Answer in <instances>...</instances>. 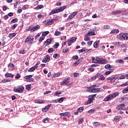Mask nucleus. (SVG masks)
Returning a JSON list of instances; mask_svg holds the SVG:
<instances>
[{"mask_svg": "<svg viewBox=\"0 0 128 128\" xmlns=\"http://www.w3.org/2000/svg\"><path fill=\"white\" fill-rule=\"evenodd\" d=\"M66 8H68L67 6H62V7H60L58 9H53L48 14V16H52V14H58V12H60L64 10H66Z\"/></svg>", "mask_w": 128, "mask_h": 128, "instance_id": "f257e3e1", "label": "nucleus"}, {"mask_svg": "<svg viewBox=\"0 0 128 128\" xmlns=\"http://www.w3.org/2000/svg\"><path fill=\"white\" fill-rule=\"evenodd\" d=\"M24 87L22 86H18L17 88H14V92L22 94V92H24Z\"/></svg>", "mask_w": 128, "mask_h": 128, "instance_id": "f03ea898", "label": "nucleus"}, {"mask_svg": "<svg viewBox=\"0 0 128 128\" xmlns=\"http://www.w3.org/2000/svg\"><path fill=\"white\" fill-rule=\"evenodd\" d=\"M34 38H32V36H28L27 38H26L24 42L26 44H34Z\"/></svg>", "mask_w": 128, "mask_h": 128, "instance_id": "7ed1b4c3", "label": "nucleus"}, {"mask_svg": "<svg viewBox=\"0 0 128 128\" xmlns=\"http://www.w3.org/2000/svg\"><path fill=\"white\" fill-rule=\"evenodd\" d=\"M94 62H98V64H106L108 62V60L104 58H98V59Z\"/></svg>", "mask_w": 128, "mask_h": 128, "instance_id": "20e7f679", "label": "nucleus"}, {"mask_svg": "<svg viewBox=\"0 0 128 128\" xmlns=\"http://www.w3.org/2000/svg\"><path fill=\"white\" fill-rule=\"evenodd\" d=\"M50 60V55L47 54L46 55L45 58H44L42 60V62H44V64H46V62H48Z\"/></svg>", "mask_w": 128, "mask_h": 128, "instance_id": "39448f33", "label": "nucleus"}, {"mask_svg": "<svg viewBox=\"0 0 128 128\" xmlns=\"http://www.w3.org/2000/svg\"><path fill=\"white\" fill-rule=\"evenodd\" d=\"M124 106H125L124 104H122L119 105H118L116 106V108L118 110H124Z\"/></svg>", "mask_w": 128, "mask_h": 128, "instance_id": "423d86ee", "label": "nucleus"}, {"mask_svg": "<svg viewBox=\"0 0 128 128\" xmlns=\"http://www.w3.org/2000/svg\"><path fill=\"white\" fill-rule=\"evenodd\" d=\"M76 14H78V11L72 12L68 18H67L68 20H72V18H74V16H76Z\"/></svg>", "mask_w": 128, "mask_h": 128, "instance_id": "0eeeda50", "label": "nucleus"}, {"mask_svg": "<svg viewBox=\"0 0 128 128\" xmlns=\"http://www.w3.org/2000/svg\"><path fill=\"white\" fill-rule=\"evenodd\" d=\"M60 116H68V118H70V116H70V112L60 113Z\"/></svg>", "mask_w": 128, "mask_h": 128, "instance_id": "6e6552de", "label": "nucleus"}, {"mask_svg": "<svg viewBox=\"0 0 128 128\" xmlns=\"http://www.w3.org/2000/svg\"><path fill=\"white\" fill-rule=\"evenodd\" d=\"M40 28V25H36V26L32 27L30 30V32H36V30H38Z\"/></svg>", "mask_w": 128, "mask_h": 128, "instance_id": "1a4fd4ad", "label": "nucleus"}, {"mask_svg": "<svg viewBox=\"0 0 128 128\" xmlns=\"http://www.w3.org/2000/svg\"><path fill=\"white\" fill-rule=\"evenodd\" d=\"M112 94H109L104 98V102H110V100H112Z\"/></svg>", "mask_w": 128, "mask_h": 128, "instance_id": "9d476101", "label": "nucleus"}, {"mask_svg": "<svg viewBox=\"0 0 128 128\" xmlns=\"http://www.w3.org/2000/svg\"><path fill=\"white\" fill-rule=\"evenodd\" d=\"M52 42H54V39L52 38L48 39L45 42V44H46L45 46H49V44H50Z\"/></svg>", "mask_w": 128, "mask_h": 128, "instance_id": "9b49d317", "label": "nucleus"}, {"mask_svg": "<svg viewBox=\"0 0 128 128\" xmlns=\"http://www.w3.org/2000/svg\"><path fill=\"white\" fill-rule=\"evenodd\" d=\"M117 38L119 40H126V37H124V33L119 34L118 36H117Z\"/></svg>", "mask_w": 128, "mask_h": 128, "instance_id": "f8f14e48", "label": "nucleus"}, {"mask_svg": "<svg viewBox=\"0 0 128 128\" xmlns=\"http://www.w3.org/2000/svg\"><path fill=\"white\" fill-rule=\"evenodd\" d=\"M51 106H52V104H48V106H46L44 109L42 110V112H46L48 110V109Z\"/></svg>", "mask_w": 128, "mask_h": 128, "instance_id": "ddd939ff", "label": "nucleus"}, {"mask_svg": "<svg viewBox=\"0 0 128 128\" xmlns=\"http://www.w3.org/2000/svg\"><path fill=\"white\" fill-rule=\"evenodd\" d=\"M38 68V66H33L28 70V72H34V70H36Z\"/></svg>", "mask_w": 128, "mask_h": 128, "instance_id": "4468645a", "label": "nucleus"}, {"mask_svg": "<svg viewBox=\"0 0 128 128\" xmlns=\"http://www.w3.org/2000/svg\"><path fill=\"white\" fill-rule=\"evenodd\" d=\"M110 94L111 96H112V98H116V96H120V92H115Z\"/></svg>", "mask_w": 128, "mask_h": 128, "instance_id": "2eb2a0df", "label": "nucleus"}, {"mask_svg": "<svg viewBox=\"0 0 128 128\" xmlns=\"http://www.w3.org/2000/svg\"><path fill=\"white\" fill-rule=\"evenodd\" d=\"M100 76V72L97 73L94 76L92 77V80H96V78H98Z\"/></svg>", "mask_w": 128, "mask_h": 128, "instance_id": "dca6fc26", "label": "nucleus"}, {"mask_svg": "<svg viewBox=\"0 0 128 128\" xmlns=\"http://www.w3.org/2000/svg\"><path fill=\"white\" fill-rule=\"evenodd\" d=\"M100 40H98L95 42L93 44L94 48H98V44H100Z\"/></svg>", "mask_w": 128, "mask_h": 128, "instance_id": "f3484780", "label": "nucleus"}, {"mask_svg": "<svg viewBox=\"0 0 128 128\" xmlns=\"http://www.w3.org/2000/svg\"><path fill=\"white\" fill-rule=\"evenodd\" d=\"M70 86V83H68V81H66V82H60V85L61 86Z\"/></svg>", "mask_w": 128, "mask_h": 128, "instance_id": "a211bd4d", "label": "nucleus"}, {"mask_svg": "<svg viewBox=\"0 0 128 128\" xmlns=\"http://www.w3.org/2000/svg\"><path fill=\"white\" fill-rule=\"evenodd\" d=\"M54 24V22H52V19H50L46 22V24H48V26H50V24Z\"/></svg>", "mask_w": 128, "mask_h": 128, "instance_id": "6ab92c4d", "label": "nucleus"}, {"mask_svg": "<svg viewBox=\"0 0 128 128\" xmlns=\"http://www.w3.org/2000/svg\"><path fill=\"white\" fill-rule=\"evenodd\" d=\"M86 36H96V32H94V31H91L87 33Z\"/></svg>", "mask_w": 128, "mask_h": 128, "instance_id": "aec40b11", "label": "nucleus"}, {"mask_svg": "<svg viewBox=\"0 0 128 128\" xmlns=\"http://www.w3.org/2000/svg\"><path fill=\"white\" fill-rule=\"evenodd\" d=\"M15 36H16V34L12 33L8 35V38H10L12 39V38H14Z\"/></svg>", "mask_w": 128, "mask_h": 128, "instance_id": "412c9836", "label": "nucleus"}, {"mask_svg": "<svg viewBox=\"0 0 128 128\" xmlns=\"http://www.w3.org/2000/svg\"><path fill=\"white\" fill-rule=\"evenodd\" d=\"M86 50H88V49H86V48H84L80 50H78V52H86Z\"/></svg>", "mask_w": 128, "mask_h": 128, "instance_id": "4be33fe9", "label": "nucleus"}, {"mask_svg": "<svg viewBox=\"0 0 128 128\" xmlns=\"http://www.w3.org/2000/svg\"><path fill=\"white\" fill-rule=\"evenodd\" d=\"M26 90H28V92H30V90L32 88V85L28 84V85H26Z\"/></svg>", "mask_w": 128, "mask_h": 128, "instance_id": "5701e85b", "label": "nucleus"}, {"mask_svg": "<svg viewBox=\"0 0 128 128\" xmlns=\"http://www.w3.org/2000/svg\"><path fill=\"white\" fill-rule=\"evenodd\" d=\"M116 62H119V64H124V60L122 59L117 60H116Z\"/></svg>", "mask_w": 128, "mask_h": 128, "instance_id": "b1692460", "label": "nucleus"}, {"mask_svg": "<svg viewBox=\"0 0 128 128\" xmlns=\"http://www.w3.org/2000/svg\"><path fill=\"white\" fill-rule=\"evenodd\" d=\"M54 36H60V34H62V32H59V31H56L55 33H54Z\"/></svg>", "mask_w": 128, "mask_h": 128, "instance_id": "393cba45", "label": "nucleus"}, {"mask_svg": "<svg viewBox=\"0 0 128 128\" xmlns=\"http://www.w3.org/2000/svg\"><path fill=\"white\" fill-rule=\"evenodd\" d=\"M50 34V32L45 31L42 33V36H48Z\"/></svg>", "mask_w": 128, "mask_h": 128, "instance_id": "a878e982", "label": "nucleus"}, {"mask_svg": "<svg viewBox=\"0 0 128 128\" xmlns=\"http://www.w3.org/2000/svg\"><path fill=\"white\" fill-rule=\"evenodd\" d=\"M32 78V75H28L24 77V78L25 80H30V78Z\"/></svg>", "mask_w": 128, "mask_h": 128, "instance_id": "bb28decb", "label": "nucleus"}, {"mask_svg": "<svg viewBox=\"0 0 128 128\" xmlns=\"http://www.w3.org/2000/svg\"><path fill=\"white\" fill-rule=\"evenodd\" d=\"M42 8H44V6L42 5H38L36 8V10H42Z\"/></svg>", "mask_w": 128, "mask_h": 128, "instance_id": "cd10ccee", "label": "nucleus"}, {"mask_svg": "<svg viewBox=\"0 0 128 128\" xmlns=\"http://www.w3.org/2000/svg\"><path fill=\"white\" fill-rule=\"evenodd\" d=\"M92 101L88 98V100L85 102L84 104L87 106V104H92Z\"/></svg>", "mask_w": 128, "mask_h": 128, "instance_id": "c85d7f7f", "label": "nucleus"}, {"mask_svg": "<svg viewBox=\"0 0 128 128\" xmlns=\"http://www.w3.org/2000/svg\"><path fill=\"white\" fill-rule=\"evenodd\" d=\"M84 107H80L78 109L77 112H84Z\"/></svg>", "mask_w": 128, "mask_h": 128, "instance_id": "c756f323", "label": "nucleus"}, {"mask_svg": "<svg viewBox=\"0 0 128 128\" xmlns=\"http://www.w3.org/2000/svg\"><path fill=\"white\" fill-rule=\"evenodd\" d=\"M18 18H14L11 20V22L12 24H16V22H18Z\"/></svg>", "mask_w": 128, "mask_h": 128, "instance_id": "7c9ffc66", "label": "nucleus"}, {"mask_svg": "<svg viewBox=\"0 0 128 128\" xmlns=\"http://www.w3.org/2000/svg\"><path fill=\"white\" fill-rule=\"evenodd\" d=\"M68 46H66L64 48H63L62 50V52L64 53L68 52Z\"/></svg>", "mask_w": 128, "mask_h": 128, "instance_id": "2f4dec72", "label": "nucleus"}, {"mask_svg": "<svg viewBox=\"0 0 128 128\" xmlns=\"http://www.w3.org/2000/svg\"><path fill=\"white\" fill-rule=\"evenodd\" d=\"M60 46V43H56L53 46L54 48H58Z\"/></svg>", "mask_w": 128, "mask_h": 128, "instance_id": "473e14b6", "label": "nucleus"}, {"mask_svg": "<svg viewBox=\"0 0 128 128\" xmlns=\"http://www.w3.org/2000/svg\"><path fill=\"white\" fill-rule=\"evenodd\" d=\"M98 80H106V78H104V76L100 74V76L98 78Z\"/></svg>", "mask_w": 128, "mask_h": 128, "instance_id": "72a5a7b5", "label": "nucleus"}, {"mask_svg": "<svg viewBox=\"0 0 128 128\" xmlns=\"http://www.w3.org/2000/svg\"><path fill=\"white\" fill-rule=\"evenodd\" d=\"M98 60V58H95L94 57H92V62L94 64H98V62H96Z\"/></svg>", "mask_w": 128, "mask_h": 128, "instance_id": "f704fd0d", "label": "nucleus"}, {"mask_svg": "<svg viewBox=\"0 0 128 128\" xmlns=\"http://www.w3.org/2000/svg\"><path fill=\"white\" fill-rule=\"evenodd\" d=\"M36 102L37 104H44V100H37L36 101Z\"/></svg>", "mask_w": 128, "mask_h": 128, "instance_id": "c9c22d12", "label": "nucleus"}, {"mask_svg": "<svg viewBox=\"0 0 128 128\" xmlns=\"http://www.w3.org/2000/svg\"><path fill=\"white\" fill-rule=\"evenodd\" d=\"M77 38H76V37H72V38H70V40L72 41V42H76V40Z\"/></svg>", "mask_w": 128, "mask_h": 128, "instance_id": "e433bc0d", "label": "nucleus"}, {"mask_svg": "<svg viewBox=\"0 0 128 128\" xmlns=\"http://www.w3.org/2000/svg\"><path fill=\"white\" fill-rule=\"evenodd\" d=\"M105 68H106L107 70L108 68H112V66L110 64H107L105 66Z\"/></svg>", "mask_w": 128, "mask_h": 128, "instance_id": "4c0bfd02", "label": "nucleus"}, {"mask_svg": "<svg viewBox=\"0 0 128 128\" xmlns=\"http://www.w3.org/2000/svg\"><path fill=\"white\" fill-rule=\"evenodd\" d=\"M84 40L88 41V40H90V37L88 36H86V34L84 36Z\"/></svg>", "mask_w": 128, "mask_h": 128, "instance_id": "58836bf2", "label": "nucleus"}, {"mask_svg": "<svg viewBox=\"0 0 128 128\" xmlns=\"http://www.w3.org/2000/svg\"><path fill=\"white\" fill-rule=\"evenodd\" d=\"M11 82L10 80L4 79L2 80V82Z\"/></svg>", "mask_w": 128, "mask_h": 128, "instance_id": "ea45409f", "label": "nucleus"}, {"mask_svg": "<svg viewBox=\"0 0 128 128\" xmlns=\"http://www.w3.org/2000/svg\"><path fill=\"white\" fill-rule=\"evenodd\" d=\"M94 112H96V110L91 109L88 111V114H94Z\"/></svg>", "mask_w": 128, "mask_h": 128, "instance_id": "a19ab883", "label": "nucleus"}, {"mask_svg": "<svg viewBox=\"0 0 128 128\" xmlns=\"http://www.w3.org/2000/svg\"><path fill=\"white\" fill-rule=\"evenodd\" d=\"M88 98L90 100H92H92H94V98L92 96V95H90L88 96Z\"/></svg>", "mask_w": 128, "mask_h": 128, "instance_id": "79ce46f5", "label": "nucleus"}, {"mask_svg": "<svg viewBox=\"0 0 128 128\" xmlns=\"http://www.w3.org/2000/svg\"><path fill=\"white\" fill-rule=\"evenodd\" d=\"M112 72V71H106L104 72V74H106V76H108V74H110Z\"/></svg>", "mask_w": 128, "mask_h": 128, "instance_id": "37998d69", "label": "nucleus"}, {"mask_svg": "<svg viewBox=\"0 0 128 128\" xmlns=\"http://www.w3.org/2000/svg\"><path fill=\"white\" fill-rule=\"evenodd\" d=\"M54 50L53 48H50L48 50V52H49V54H50L51 52H54Z\"/></svg>", "mask_w": 128, "mask_h": 128, "instance_id": "c03bdc74", "label": "nucleus"}, {"mask_svg": "<svg viewBox=\"0 0 128 128\" xmlns=\"http://www.w3.org/2000/svg\"><path fill=\"white\" fill-rule=\"evenodd\" d=\"M48 118H45L44 119L42 120L43 122H44V124H46V122H48Z\"/></svg>", "mask_w": 128, "mask_h": 128, "instance_id": "a18cd8bd", "label": "nucleus"}, {"mask_svg": "<svg viewBox=\"0 0 128 128\" xmlns=\"http://www.w3.org/2000/svg\"><path fill=\"white\" fill-rule=\"evenodd\" d=\"M15 78L16 80H18V78H20V74H17L16 76H15Z\"/></svg>", "mask_w": 128, "mask_h": 128, "instance_id": "49530a36", "label": "nucleus"}, {"mask_svg": "<svg viewBox=\"0 0 128 128\" xmlns=\"http://www.w3.org/2000/svg\"><path fill=\"white\" fill-rule=\"evenodd\" d=\"M120 118H122V116H116L114 118V120H120Z\"/></svg>", "mask_w": 128, "mask_h": 128, "instance_id": "de8ad7c7", "label": "nucleus"}, {"mask_svg": "<svg viewBox=\"0 0 128 128\" xmlns=\"http://www.w3.org/2000/svg\"><path fill=\"white\" fill-rule=\"evenodd\" d=\"M60 76V73L58 72L54 74V78H58V76Z\"/></svg>", "mask_w": 128, "mask_h": 128, "instance_id": "09e8293b", "label": "nucleus"}, {"mask_svg": "<svg viewBox=\"0 0 128 128\" xmlns=\"http://www.w3.org/2000/svg\"><path fill=\"white\" fill-rule=\"evenodd\" d=\"M126 100H128V98L126 97V96H123V97H122L120 98V100H122V102Z\"/></svg>", "mask_w": 128, "mask_h": 128, "instance_id": "8fccbe9b", "label": "nucleus"}, {"mask_svg": "<svg viewBox=\"0 0 128 128\" xmlns=\"http://www.w3.org/2000/svg\"><path fill=\"white\" fill-rule=\"evenodd\" d=\"M126 78V76L122 75L118 80H124Z\"/></svg>", "mask_w": 128, "mask_h": 128, "instance_id": "3c124183", "label": "nucleus"}, {"mask_svg": "<svg viewBox=\"0 0 128 128\" xmlns=\"http://www.w3.org/2000/svg\"><path fill=\"white\" fill-rule=\"evenodd\" d=\"M67 42H68V46H72V42L70 40H68L67 41Z\"/></svg>", "mask_w": 128, "mask_h": 128, "instance_id": "603ef678", "label": "nucleus"}, {"mask_svg": "<svg viewBox=\"0 0 128 128\" xmlns=\"http://www.w3.org/2000/svg\"><path fill=\"white\" fill-rule=\"evenodd\" d=\"M62 92H56L54 96H58V94H62Z\"/></svg>", "mask_w": 128, "mask_h": 128, "instance_id": "864d4df0", "label": "nucleus"}, {"mask_svg": "<svg viewBox=\"0 0 128 128\" xmlns=\"http://www.w3.org/2000/svg\"><path fill=\"white\" fill-rule=\"evenodd\" d=\"M64 102V98H61L58 99V102L62 103Z\"/></svg>", "mask_w": 128, "mask_h": 128, "instance_id": "5fc2aeb1", "label": "nucleus"}, {"mask_svg": "<svg viewBox=\"0 0 128 128\" xmlns=\"http://www.w3.org/2000/svg\"><path fill=\"white\" fill-rule=\"evenodd\" d=\"M72 60H78V56H74L72 57Z\"/></svg>", "mask_w": 128, "mask_h": 128, "instance_id": "6e6d98bb", "label": "nucleus"}, {"mask_svg": "<svg viewBox=\"0 0 128 128\" xmlns=\"http://www.w3.org/2000/svg\"><path fill=\"white\" fill-rule=\"evenodd\" d=\"M8 68H10V66L14 68V64L12 63H10L8 64Z\"/></svg>", "mask_w": 128, "mask_h": 128, "instance_id": "4d7b16f0", "label": "nucleus"}, {"mask_svg": "<svg viewBox=\"0 0 128 128\" xmlns=\"http://www.w3.org/2000/svg\"><path fill=\"white\" fill-rule=\"evenodd\" d=\"M128 86V82H125L124 84H122L120 85V86Z\"/></svg>", "mask_w": 128, "mask_h": 128, "instance_id": "13d9d810", "label": "nucleus"}, {"mask_svg": "<svg viewBox=\"0 0 128 128\" xmlns=\"http://www.w3.org/2000/svg\"><path fill=\"white\" fill-rule=\"evenodd\" d=\"M92 87H88V90H86V92H92Z\"/></svg>", "mask_w": 128, "mask_h": 128, "instance_id": "bf43d9fd", "label": "nucleus"}, {"mask_svg": "<svg viewBox=\"0 0 128 128\" xmlns=\"http://www.w3.org/2000/svg\"><path fill=\"white\" fill-rule=\"evenodd\" d=\"M112 80H118V76L117 75L114 76L113 77H112Z\"/></svg>", "mask_w": 128, "mask_h": 128, "instance_id": "052dcab7", "label": "nucleus"}, {"mask_svg": "<svg viewBox=\"0 0 128 128\" xmlns=\"http://www.w3.org/2000/svg\"><path fill=\"white\" fill-rule=\"evenodd\" d=\"M44 40V38L40 37V38L39 40V43L40 44V42H42Z\"/></svg>", "mask_w": 128, "mask_h": 128, "instance_id": "680f3d73", "label": "nucleus"}, {"mask_svg": "<svg viewBox=\"0 0 128 128\" xmlns=\"http://www.w3.org/2000/svg\"><path fill=\"white\" fill-rule=\"evenodd\" d=\"M27 82H34V78H30V79H28Z\"/></svg>", "mask_w": 128, "mask_h": 128, "instance_id": "e2e57ef3", "label": "nucleus"}, {"mask_svg": "<svg viewBox=\"0 0 128 128\" xmlns=\"http://www.w3.org/2000/svg\"><path fill=\"white\" fill-rule=\"evenodd\" d=\"M51 102H53V103H54L55 104H56L58 102V99H56V100H52Z\"/></svg>", "mask_w": 128, "mask_h": 128, "instance_id": "0e129e2a", "label": "nucleus"}, {"mask_svg": "<svg viewBox=\"0 0 128 128\" xmlns=\"http://www.w3.org/2000/svg\"><path fill=\"white\" fill-rule=\"evenodd\" d=\"M16 26H18V24H14L12 26V30H14V28H16Z\"/></svg>", "mask_w": 128, "mask_h": 128, "instance_id": "69168bd1", "label": "nucleus"}, {"mask_svg": "<svg viewBox=\"0 0 128 128\" xmlns=\"http://www.w3.org/2000/svg\"><path fill=\"white\" fill-rule=\"evenodd\" d=\"M125 40H128V34H124Z\"/></svg>", "mask_w": 128, "mask_h": 128, "instance_id": "338daca9", "label": "nucleus"}, {"mask_svg": "<svg viewBox=\"0 0 128 128\" xmlns=\"http://www.w3.org/2000/svg\"><path fill=\"white\" fill-rule=\"evenodd\" d=\"M10 73H6L5 74L6 78H10Z\"/></svg>", "mask_w": 128, "mask_h": 128, "instance_id": "774afa93", "label": "nucleus"}]
</instances>
